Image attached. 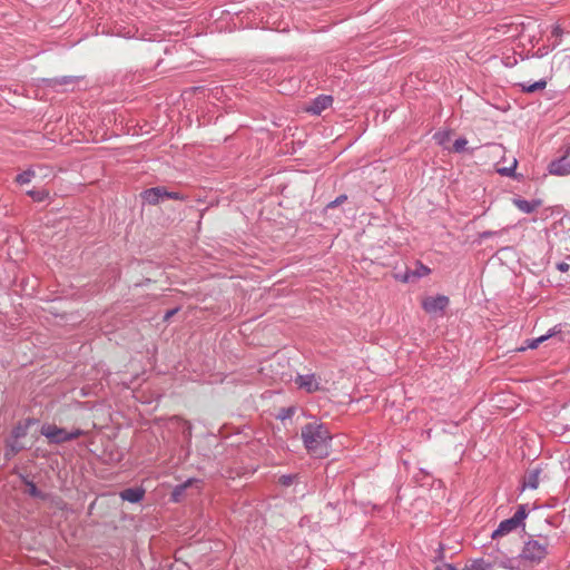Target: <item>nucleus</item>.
<instances>
[{"label": "nucleus", "mask_w": 570, "mask_h": 570, "mask_svg": "<svg viewBox=\"0 0 570 570\" xmlns=\"http://www.w3.org/2000/svg\"><path fill=\"white\" fill-rule=\"evenodd\" d=\"M548 553V539H529L524 542L521 553L517 558L501 560L499 564L510 570H525L540 563Z\"/></svg>", "instance_id": "nucleus-1"}, {"label": "nucleus", "mask_w": 570, "mask_h": 570, "mask_svg": "<svg viewBox=\"0 0 570 570\" xmlns=\"http://www.w3.org/2000/svg\"><path fill=\"white\" fill-rule=\"evenodd\" d=\"M301 435L306 451L312 456L323 459L330 454L332 434L325 424L307 423L302 428Z\"/></svg>", "instance_id": "nucleus-2"}, {"label": "nucleus", "mask_w": 570, "mask_h": 570, "mask_svg": "<svg viewBox=\"0 0 570 570\" xmlns=\"http://www.w3.org/2000/svg\"><path fill=\"white\" fill-rule=\"evenodd\" d=\"M40 433L46 436L50 443L60 444L81 436L83 431L80 429H75L71 432H68L67 430L58 428L53 424H43L41 426Z\"/></svg>", "instance_id": "nucleus-3"}, {"label": "nucleus", "mask_w": 570, "mask_h": 570, "mask_svg": "<svg viewBox=\"0 0 570 570\" xmlns=\"http://www.w3.org/2000/svg\"><path fill=\"white\" fill-rule=\"evenodd\" d=\"M528 517V509L525 504H520L514 512V514L500 522L498 528L492 533V539H497L498 537L505 535L512 531H514L517 528H519L521 524H523L524 519Z\"/></svg>", "instance_id": "nucleus-4"}, {"label": "nucleus", "mask_w": 570, "mask_h": 570, "mask_svg": "<svg viewBox=\"0 0 570 570\" xmlns=\"http://www.w3.org/2000/svg\"><path fill=\"white\" fill-rule=\"evenodd\" d=\"M548 170L551 175L556 176H568L570 175V145L567 147L564 154L552 160L549 166Z\"/></svg>", "instance_id": "nucleus-5"}, {"label": "nucleus", "mask_w": 570, "mask_h": 570, "mask_svg": "<svg viewBox=\"0 0 570 570\" xmlns=\"http://www.w3.org/2000/svg\"><path fill=\"white\" fill-rule=\"evenodd\" d=\"M449 305V297L445 295H436L426 297L422 306L429 314L438 315L441 314Z\"/></svg>", "instance_id": "nucleus-6"}, {"label": "nucleus", "mask_w": 570, "mask_h": 570, "mask_svg": "<svg viewBox=\"0 0 570 570\" xmlns=\"http://www.w3.org/2000/svg\"><path fill=\"white\" fill-rule=\"evenodd\" d=\"M295 383L307 393H314L321 390V380L315 374H299L296 376Z\"/></svg>", "instance_id": "nucleus-7"}, {"label": "nucleus", "mask_w": 570, "mask_h": 570, "mask_svg": "<svg viewBox=\"0 0 570 570\" xmlns=\"http://www.w3.org/2000/svg\"><path fill=\"white\" fill-rule=\"evenodd\" d=\"M165 187H153L142 191L141 197L145 203L149 205H156L165 199Z\"/></svg>", "instance_id": "nucleus-8"}, {"label": "nucleus", "mask_w": 570, "mask_h": 570, "mask_svg": "<svg viewBox=\"0 0 570 570\" xmlns=\"http://www.w3.org/2000/svg\"><path fill=\"white\" fill-rule=\"evenodd\" d=\"M513 205L524 214H531L541 206L540 199L527 200L520 197L512 199Z\"/></svg>", "instance_id": "nucleus-9"}, {"label": "nucleus", "mask_w": 570, "mask_h": 570, "mask_svg": "<svg viewBox=\"0 0 570 570\" xmlns=\"http://www.w3.org/2000/svg\"><path fill=\"white\" fill-rule=\"evenodd\" d=\"M332 96L320 95L313 100L311 107L308 108V111L314 115H320L322 111L327 109L332 105Z\"/></svg>", "instance_id": "nucleus-10"}, {"label": "nucleus", "mask_w": 570, "mask_h": 570, "mask_svg": "<svg viewBox=\"0 0 570 570\" xmlns=\"http://www.w3.org/2000/svg\"><path fill=\"white\" fill-rule=\"evenodd\" d=\"M78 78L73 76H62V77H56V78H48L43 79V82L47 87H50L52 89H58V87H67L70 85H75L77 82Z\"/></svg>", "instance_id": "nucleus-11"}, {"label": "nucleus", "mask_w": 570, "mask_h": 570, "mask_svg": "<svg viewBox=\"0 0 570 570\" xmlns=\"http://www.w3.org/2000/svg\"><path fill=\"white\" fill-rule=\"evenodd\" d=\"M199 482H200L199 480L190 478V479L186 480L185 482L176 485L171 492V501L180 502L186 490L188 488L193 487L194 484H198Z\"/></svg>", "instance_id": "nucleus-12"}, {"label": "nucleus", "mask_w": 570, "mask_h": 570, "mask_svg": "<svg viewBox=\"0 0 570 570\" xmlns=\"http://www.w3.org/2000/svg\"><path fill=\"white\" fill-rule=\"evenodd\" d=\"M430 273V268L417 264L415 269L406 271L403 276H399L401 281L403 282H412L415 279H419L423 276H426Z\"/></svg>", "instance_id": "nucleus-13"}, {"label": "nucleus", "mask_w": 570, "mask_h": 570, "mask_svg": "<svg viewBox=\"0 0 570 570\" xmlns=\"http://www.w3.org/2000/svg\"><path fill=\"white\" fill-rule=\"evenodd\" d=\"M145 491L140 488H128L120 492V498L130 503H138L142 500Z\"/></svg>", "instance_id": "nucleus-14"}, {"label": "nucleus", "mask_w": 570, "mask_h": 570, "mask_svg": "<svg viewBox=\"0 0 570 570\" xmlns=\"http://www.w3.org/2000/svg\"><path fill=\"white\" fill-rule=\"evenodd\" d=\"M560 332H561L560 325H557V326L552 327L551 330H549V332L547 334L528 341L527 347L532 348V350L537 348L541 343H543L544 341H547L548 338L552 337L553 335H556L557 333H560Z\"/></svg>", "instance_id": "nucleus-15"}, {"label": "nucleus", "mask_w": 570, "mask_h": 570, "mask_svg": "<svg viewBox=\"0 0 570 570\" xmlns=\"http://www.w3.org/2000/svg\"><path fill=\"white\" fill-rule=\"evenodd\" d=\"M539 475H540V470H538V469L529 471L528 474L524 476L523 488H528V489H532V490L537 489L539 485Z\"/></svg>", "instance_id": "nucleus-16"}, {"label": "nucleus", "mask_w": 570, "mask_h": 570, "mask_svg": "<svg viewBox=\"0 0 570 570\" xmlns=\"http://www.w3.org/2000/svg\"><path fill=\"white\" fill-rule=\"evenodd\" d=\"M469 570H493V564L484 559H476L471 563Z\"/></svg>", "instance_id": "nucleus-17"}, {"label": "nucleus", "mask_w": 570, "mask_h": 570, "mask_svg": "<svg viewBox=\"0 0 570 570\" xmlns=\"http://www.w3.org/2000/svg\"><path fill=\"white\" fill-rule=\"evenodd\" d=\"M27 493L32 498L46 499V494L41 492L32 481H27Z\"/></svg>", "instance_id": "nucleus-18"}, {"label": "nucleus", "mask_w": 570, "mask_h": 570, "mask_svg": "<svg viewBox=\"0 0 570 570\" xmlns=\"http://www.w3.org/2000/svg\"><path fill=\"white\" fill-rule=\"evenodd\" d=\"M27 194L36 202H43L48 198L49 193L46 189H31Z\"/></svg>", "instance_id": "nucleus-19"}, {"label": "nucleus", "mask_w": 570, "mask_h": 570, "mask_svg": "<svg viewBox=\"0 0 570 570\" xmlns=\"http://www.w3.org/2000/svg\"><path fill=\"white\" fill-rule=\"evenodd\" d=\"M33 177H35V171L32 169H27L16 177V181L19 185H24V184L30 183Z\"/></svg>", "instance_id": "nucleus-20"}, {"label": "nucleus", "mask_w": 570, "mask_h": 570, "mask_svg": "<svg viewBox=\"0 0 570 570\" xmlns=\"http://www.w3.org/2000/svg\"><path fill=\"white\" fill-rule=\"evenodd\" d=\"M547 87V81L543 80V79H540L539 81H535L531 85H522V88H523V91L525 92H534V91H538V90H542Z\"/></svg>", "instance_id": "nucleus-21"}, {"label": "nucleus", "mask_w": 570, "mask_h": 570, "mask_svg": "<svg viewBox=\"0 0 570 570\" xmlns=\"http://www.w3.org/2000/svg\"><path fill=\"white\" fill-rule=\"evenodd\" d=\"M295 413V407L288 406V407H282L277 414V419L285 421L287 419H291L293 414Z\"/></svg>", "instance_id": "nucleus-22"}, {"label": "nucleus", "mask_w": 570, "mask_h": 570, "mask_svg": "<svg viewBox=\"0 0 570 570\" xmlns=\"http://www.w3.org/2000/svg\"><path fill=\"white\" fill-rule=\"evenodd\" d=\"M468 140L463 137L458 138L453 144L455 153H463L466 149Z\"/></svg>", "instance_id": "nucleus-23"}, {"label": "nucleus", "mask_w": 570, "mask_h": 570, "mask_svg": "<svg viewBox=\"0 0 570 570\" xmlns=\"http://www.w3.org/2000/svg\"><path fill=\"white\" fill-rule=\"evenodd\" d=\"M27 429H28V426H21V425L14 428V430L12 432L13 438L14 439L23 438L27 434Z\"/></svg>", "instance_id": "nucleus-24"}, {"label": "nucleus", "mask_w": 570, "mask_h": 570, "mask_svg": "<svg viewBox=\"0 0 570 570\" xmlns=\"http://www.w3.org/2000/svg\"><path fill=\"white\" fill-rule=\"evenodd\" d=\"M515 167L517 160L513 161V165L511 167H503L500 168L498 171L503 176H511L514 173Z\"/></svg>", "instance_id": "nucleus-25"}, {"label": "nucleus", "mask_w": 570, "mask_h": 570, "mask_svg": "<svg viewBox=\"0 0 570 570\" xmlns=\"http://www.w3.org/2000/svg\"><path fill=\"white\" fill-rule=\"evenodd\" d=\"M21 450V446L17 445L16 443H12L9 445V449L6 452V456L9 458L10 455H14Z\"/></svg>", "instance_id": "nucleus-26"}, {"label": "nucleus", "mask_w": 570, "mask_h": 570, "mask_svg": "<svg viewBox=\"0 0 570 570\" xmlns=\"http://www.w3.org/2000/svg\"><path fill=\"white\" fill-rule=\"evenodd\" d=\"M347 199V197L345 195H341L338 196L336 199H334L333 202H331L327 207L328 208H332V207H335V206H338L341 205L342 203H344L345 200Z\"/></svg>", "instance_id": "nucleus-27"}, {"label": "nucleus", "mask_w": 570, "mask_h": 570, "mask_svg": "<svg viewBox=\"0 0 570 570\" xmlns=\"http://www.w3.org/2000/svg\"><path fill=\"white\" fill-rule=\"evenodd\" d=\"M165 198L166 199H183V196L179 193L166 190Z\"/></svg>", "instance_id": "nucleus-28"}, {"label": "nucleus", "mask_w": 570, "mask_h": 570, "mask_svg": "<svg viewBox=\"0 0 570 570\" xmlns=\"http://www.w3.org/2000/svg\"><path fill=\"white\" fill-rule=\"evenodd\" d=\"M294 476L293 475H282L279 481L283 485H291L293 482Z\"/></svg>", "instance_id": "nucleus-29"}, {"label": "nucleus", "mask_w": 570, "mask_h": 570, "mask_svg": "<svg viewBox=\"0 0 570 570\" xmlns=\"http://www.w3.org/2000/svg\"><path fill=\"white\" fill-rule=\"evenodd\" d=\"M557 268H558L560 272L566 273V272H568V271H569L570 265H569L568 263H566V262H560V263H558V264H557Z\"/></svg>", "instance_id": "nucleus-30"}, {"label": "nucleus", "mask_w": 570, "mask_h": 570, "mask_svg": "<svg viewBox=\"0 0 570 570\" xmlns=\"http://www.w3.org/2000/svg\"><path fill=\"white\" fill-rule=\"evenodd\" d=\"M178 312V308L169 309L164 315V321H169L176 313Z\"/></svg>", "instance_id": "nucleus-31"}, {"label": "nucleus", "mask_w": 570, "mask_h": 570, "mask_svg": "<svg viewBox=\"0 0 570 570\" xmlns=\"http://www.w3.org/2000/svg\"><path fill=\"white\" fill-rule=\"evenodd\" d=\"M435 570H456L453 566L449 563H443L441 566H438Z\"/></svg>", "instance_id": "nucleus-32"}, {"label": "nucleus", "mask_w": 570, "mask_h": 570, "mask_svg": "<svg viewBox=\"0 0 570 570\" xmlns=\"http://www.w3.org/2000/svg\"><path fill=\"white\" fill-rule=\"evenodd\" d=\"M562 33V30L559 26H556L552 30V35L556 36V37H560Z\"/></svg>", "instance_id": "nucleus-33"}]
</instances>
